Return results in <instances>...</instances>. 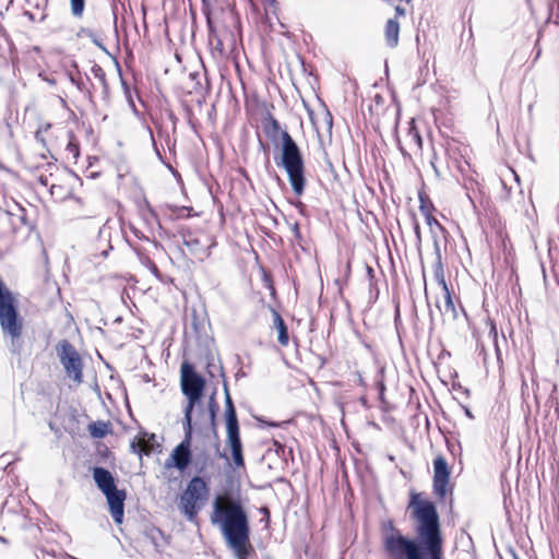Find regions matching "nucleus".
<instances>
[{
    "label": "nucleus",
    "mask_w": 559,
    "mask_h": 559,
    "mask_svg": "<svg viewBox=\"0 0 559 559\" xmlns=\"http://www.w3.org/2000/svg\"><path fill=\"white\" fill-rule=\"evenodd\" d=\"M417 542L403 535L390 519L381 521L380 534L388 559H444L440 519L435 503L412 492L408 503Z\"/></svg>",
    "instance_id": "1"
},
{
    "label": "nucleus",
    "mask_w": 559,
    "mask_h": 559,
    "mask_svg": "<svg viewBox=\"0 0 559 559\" xmlns=\"http://www.w3.org/2000/svg\"><path fill=\"white\" fill-rule=\"evenodd\" d=\"M211 524L218 527L226 546L237 559H248L250 523L248 513L239 499L217 496L212 503Z\"/></svg>",
    "instance_id": "2"
},
{
    "label": "nucleus",
    "mask_w": 559,
    "mask_h": 559,
    "mask_svg": "<svg viewBox=\"0 0 559 559\" xmlns=\"http://www.w3.org/2000/svg\"><path fill=\"white\" fill-rule=\"evenodd\" d=\"M281 158L276 165L285 169L289 183L296 195H301L305 190V166L301 152L287 131L281 134Z\"/></svg>",
    "instance_id": "3"
},
{
    "label": "nucleus",
    "mask_w": 559,
    "mask_h": 559,
    "mask_svg": "<svg viewBox=\"0 0 559 559\" xmlns=\"http://www.w3.org/2000/svg\"><path fill=\"white\" fill-rule=\"evenodd\" d=\"M209 496L210 488L205 480L199 476L191 478L179 498V509L188 521L195 522Z\"/></svg>",
    "instance_id": "4"
},
{
    "label": "nucleus",
    "mask_w": 559,
    "mask_h": 559,
    "mask_svg": "<svg viewBox=\"0 0 559 559\" xmlns=\"http://www.w3.org/2000/svg\"><path fill=\"white\" fill-rule=\"evenodd\" d=\"M0 326L4 337L10 338V349L19 354L22 347L23 319L19 316L15 299L0 300Z\"/></svg>",
    "instance_id": "5"
},
{
    "label": "nucleus",
    "mask_w": 559,
    "mask_h": 559,
    "mask_svg": "<svg viewBox=\"0 0 559 559\" xmlns=\"http://www.w3.org/2000/svg\"><path fill=\"white\" fill-rule=\"evenodd\" d=\"M205 386V380L194 372L193 367L183 362L181 365V390L188 400L185 407V420L192 421V411L200 401Z\"/></svg>",
    "instance_id": "6"
},
{
    "label": "nucleus",
    "mask_w": 559,
    "mask_h": 559,
    "mask_svg": "<svg viewBox=\"0 0 559 559\" xmlns=\"http://www.w3.org/2000/svg\"><path fill=\"white\" fill-rule=\"evenodd\" d=\"M57 353L67 376L76 383L83 381V362L75 347L67 340L57 345Z\"/></svg>",
    "instance_id": "7"
},
{
    "label": "nucleus",
    "mask_w": 559,
    "mask_h": 559,
    "mask_svg": "<svg viewBox=\"0 0 559 559\" xmlns=\"http://www.w3.org/2000/svg\"><path fill=\"white\" fill-rule=\"evenodd\" d=\"M185 439L173 450L170 457L166 461V467L175 466L185 471L191 459L190 444L192 436V421L183 420Z\"/></svg>",
    "instance_id": "8"
},
{
    "label": "nucleus",
    "mask_w": 559,
    "mask_h": 559,
    "mask_svg": "<svg viewBox=\"0 0 559 559\" xmlns=\"http://www.w3.org/2000/svg\"><path fill=\"white\" fill-rule=\"evenodd\" d=\"M449 478L450 471L445 459L437 456L433 460V490L440 499H443L447 495Z\"/></svg>",
    "instance_id": "9"
},
{
    "label": "nucleus",
    "mask_w": 559,
    "mask_h": 559,
    "mask_svg": "<svg viewBox=\"0 0 559 559\" xmlns=\"http://www.w3.org/2000/svg\"><path fill=\"white\" fill-rule=\"evenodd\" d=\"M110 514L117 524H121L124 515V490H118L117 488L105 493Z\"/></svg>",
    "instance_id": "10"
},
{
    "label": "nucleus",
    "mask_w": 559,
    "mask_h": 559,
    "mask_svg": "<svg viewBox=\"0 0 559 559\" xmlns=\"http://www.w3.org/2000/svg\"><path fill=\"white\" fill-rule=\"evenodd\" d=\"M93 478L104 495L117 488L112 474L104 467H95L93 469Z\"/></svg>",
    "instance_id": "11"
},
{
    "label": "nucleus",
    "mask_w": 559,
    "mask_h": 559,
    "mask_svg": "<svg viewBox=\"0 0 559 559\" xmlns=\"http://www.w3.org/2000/svg\"><path fill=\"white\" fill-rule=\"evenodd\" d=\"M227 442L231 450L234 463L237 467L243 466L242 445L240 441L239 430L227 431Z\"/></svg>",
    "instance_id": "12"
},
{
    "label": "nucleus",
    "mask_w": 559,
    "mask_h": 559,
    "mask_svg": "<svg viewBox=\"0 0 559 559\" xmlns=\"http://www.w3.org/2000/svg\"><path fill=\"white\" fill-rule=\"evenodd\" d=\"M426 223L429 226L430 234L432 236L435 253L436 255H439L440 240L445 239L447 230L433 216L428 217Z\"/></svg>",
    "instance_id": "13"
},
{
    "label": "nucleus",
    "mask_w": 559,
    "mask_h": 559,
    "mask_svg": "<svg viewBox=\"0 0 559 559\" xmlns=\"http://www.w3.org/2000/svg\"><path fill=\"white\" fill-rule=\"evenodd\" d=\"M225 404H226L225 416H226L227 431L239 430L236 409H235V406L233 404L231 397L229 395V392H228V389L226 385H225Z\"/></svg>",
    "instance_id": "14"
},
{
    "label": "nucleus",
    "mask_w": 559,
    "mask_h": 559,
    "mask_svg": "<svg viewBox=\"0 0 559 559\" xmlns=\"http://www.w3.org/2000/svg\"><path fill=\"white\" fill-rule=\"evenodd\" d=\"M400 24L396 20L390 19L385 25V40L389 47L394 48L399 44Z\"/></svg>",
    "instance_id": "15"
},
{
    "label": "nucleus",
    "mask_w": 559,
    "mask_h": 559,
    "mask_svg": "<svg viewBox=\"0 0 559 559\" xmlns=\"http://www.w3.org/2000/svg\"><path fill=\"white\" fill-rule=\"evenodd\" d=\"M147 433H143L141 436L135 437L131 443L130 448L133 453L141 455L142 453L148 454L152 450V445L150 444V440L146 439Z\"/></svg>",
    "instance_id": "16"
},
{
    "label": "nucleus",
    "mask_w": 559,
    "mask_h": 559,
    "mask_svg": "<svg viewBox=\"0 0 559 559\" xmlns=\"http://www.w3.org/2000/svg\"><path fill=\"white\" fill-rule=\"evenodd\" d=\"M273 324L278 332V343L286 346L289 342L287 328L281 314L276 311L273 312Z\"/></svg>",
    "instance_id": "17"
},
{
    "label": "nucleus",
    "mask_w": 559,
    "mask_h": 559,
    "mask_svg": "<svg viewBox=\"0 0 559 559\" xmlns=\"http://www.w3.org/2000/svg\"><path fill=\"white\" fill-rule=\"evenodd\" d=\"M442 292H443V302L438 304L437 307L443 314L451 316L452 318H455L456 311H455L454 302H453L452 296L450 294L449 287H447V290H442Z\"/></svg>",
    "instance_id": "18"
},
{
    "label": "nucleus",
    "mask_w": 559,
    "mask_h": 559,
    "mask_svg": "<svg viewBox=\"0 0 559 559\" xmlns=\"http://www.w3.org/2000/svg\"><path fill=\"white\" fill-rule=\"evenodd\" d=\"M435 280L437 281L438 285L441 286L442 290H447V282L444 277V271L443 265L441 262V251L439 250V255H436V263H435V270H433Z\"/></svg>",
    "instance_id": "19"
},
{
    "label": "nucleus",
    "mask_w": 559,
    "mask_h": 559,
    "mask_svg": "<svg viewBox=\"0 0 559 559\" xmlns=\"http://www.w3.org/2000/svg\"><path fill=\"white\" fill-rule=\"evenodd\" d=\"M408 145L412 150L420 151L423 147V140L415 127H411L407 132Z\"/></svg>",
    "instance_id": "20"
},
{
    "label": "nucleus",
    "mask_w": 559,
    "mask_h": 559,
    "mask_svg": "<svg viewBox=\"0 0 559 559\" xmlns=\"http://www.w3.org/2000/svg\"><path fill=\"white\" fill-rule=\"evenodd\" d=\"M88 431L94 438H103L108 433L109 429L106 423L96 421L88 426Z\"/></svg>",
    "instance_id": "21"
},
{
    "label": "nucleus",
    "mask_w": 559,
    "mask_h": 559,
    "mask_svg": "<svg viewBox=\"0 0 559 559\" xmlns=\"http://www.w3.org/2000/svg\"><path fill=\"white\" fill-rule=\"evenodd\" d=\"M86 0H70L71 13L75 17H82L85 9Z\"/></svg>",
    "instance_id": "22"
},
{
    "label": "nucleus",
    "mask_w": 559,
    "mask_h": 559,
    "mask_svg": "<svg viewBox=\"0 0 559 559\" xmlns=\"http://www.w3.org/2000/svg\"><path fill=\"white\" fill-rule=\"evenodd\" d=\"M69 136H70V139L67 144L66 151L68 152V154H70L72 156L73 159H78V157L80 156L79 143L76 142V140L72 133H70Z\"/></svg>",
    "instance_id": "23"
},
{
    "label": "nucleus",
    "mask_w": 559,
    "mask_h": 559,
    "mask_svg": "<svg viewBox=\"0 0 559 559\" xmlns=\"http://www.w3.org/2000/svg\"><path fill=\"white\" fill-rule=\"evenodd\" d=\"M420 201H421V203H420L419 210H420V212L424 215L425 221H426V219H428V217H432V214H431L432 204L425 202L423 200V198H420Z\"/></svg>",
    "instance_id": "24"
},
{
    "label": "nucleus",
    "mask_w": 559,
    "mask_h": 559,
    "mask_svg": "<svg viewBox=\"0 0 559 559\" xmlns=\"http://www.w3.org/2000/svg\"><path fill=\"white\" fill-rule=\"evenodd\" d=\"M185 245L191 252L195 253L199 250L200 241L195 238L185 239Z\"/></svg>",
    "instance_id": "25"
},
{
    "label": "nucleus",
    "mask_w": 559,
    "mask_h": 559,
    "mask_svg": "<svg viewBox=\"0 0 559 559\" xmlns=\"http://www.w3.org/2000/svg\"><path fill=\"white\" fill-rule=\"evenodd\" d=\"M209 409H210L211 420L214 421L215 415H216V409H217V404L215 402L214 394L210 397Z\"/></svg>",
    "instance_id": "26"
},
{
    "label": "nucleus",
    "mask_w": 559,
    "mask_h": 559,
    "mask_svg": "<svg viewBox=\"0 0 559 559\" xmlns=\"http://www.w3.org/2000/svg\"><path fill=\"white\" fill-rule=\"evenodd\" d=\"M169 210L174 213V214H177L178 216H183V214H181L182 212H187L186 216H189V209L188 207H178V206H174V205H170L169 206Z\"/></svg>",
    "instance_id": "27"
},
{
    "label": "nucleus",
    "mask_w": 559,
    "mask_h": 559,
    "mask_svg": "<svg viewBox=\"0 0 559 559\" xmlns=\"http://www.w3.org/2000/svg\"><path fill=\"white\" fill-rule=\"evenodd\" d=\"M414 231L418 243L421 242V231L417 221L414 222Z\"/></svg>",
    "instance_id": "28"
},
{
    "label": "nucleus",
    "mask_w": 559,
    "mask_h": 559,
    "mask_svg": "<svg viewBox=\"0 0 559 559\" xmlns=\"http://www.w3.org/2000/svg\"><path fill=\"white\" fill-rule=\"evenodd\" d=\"M324 121L328 126V129L331 130L332 129V124H333V120H332V116L329 111H325L324 112Z\"/></svg>",
    "instance_id": "29"
},
{
    "label": "nucleus",
    "mask_w": 559,
    "mask_h": 559,
    "mask_svg": "<svg viewBox=\"0 0 559 559\" xmlns=\"http://www.w3.org/2000/svg\"><path fill=\"white\" fill-rule=\"evenodd\" d=\"M270 123H271V127L274 131H278L280 130V123L277 122L276 119L274 118H270Z\"/></svg>",
    "instance_id": "30"
},
{
    "label": "nucleus",
    "mask_w": 559,
    "mask_h": 559,
    "mask_svg": "<svg viewBox=\"0 0 559 559\" xmlns=\"http://www.w3.org/2000/svg\"><path fill=\"white\" fill-rule=\"evenodd\" d=\"M502 185H503V190H504V194L502 195V198L504 200H509L510 199L511 189L507 188L504 182H502Z\"/></svg>",
    "instance_id": "31"
},
{
    "label": "nucleus",
    "mask_w": 559,
    "mask_h": 559,
    "mask_svg": "<svg viewBox=\"0 0 559 559\" xmlns=\"http://www.w3.org/2000/svg\"><path fill=\"white\" fill-rule=\"evenodd\" d=\"M395 13H396V16H404L405 15V9L397 5L395 7Z\"/></svg>",
    "instance_id": "32"
},
{
    "label": "nucleus",
    "mask_w": 559,
    "mask_h": 559,
    "mask_svg": "<svg viewBox=\"0 0 559 559\" xmlns=\"http://www.w3.org/2000/svg\"><path fill=\"white\" fill-rule=\"evenodd\" d=\"M35 139L41 143H44V138H43V133H41V129H38L35 133Z\"/></svg>",
    "instance_id": "33"
},
{
    "label": "nucleus",
    "mask_w": 559,
    "mask_h": 559,
    "mask_svg": "<svg viewBox=\"0 0 559 559\" xmlns=\"http://www.w3.org/2000/svg\"><path fill=\"white\" fill-rule=\"evenodd\" d=\"M215 49L218 50L221 53L224 52L223 44H222L221 39H218V38H217V41H216V45H215Z\"/></svg>",
    "instance_id": "34"
},
{
    "label": "nucleus",
    "mask_w": 559,
    "mask_h": 559,
    "mask_svg": "<svg viewBox=\"0 0 559 559\" xmlns=\"http://www.w3.org/2000/svg\"><path fill=\"white\" fill-rule=\"evenodd\" d=\"M95 75L99 76L102 80L105 79V74L100 68L94 69Z\"/></svg>",
    "instance_id": "35"
},
{
    "label": "nucleus",
    "mask_w": 559,
    "mask_h": 559,
    "mask_svg": "<svg viewBox=\"0 0 559 559\" xmlns=\"http://www.w3.org/2000/svg\"><path fill=\"white\" fill-rule=\"evenodd\" d=\"M50 127H51L50 123H45V124L40 126L39 129H41V133H44V132H47L50 129Z\"/></svg>",
    "instance_id": "36"
},
{
    "label": "nucleus",
    "mask_w": 559,
    "mask_h": 559,
    "mask_svg": "<svg viewBox=\"0 0 559 559\" xmlns=\"http://www.w3.org/2000/svg\"><path fill=\"white\" fill-rule=\"evenodd\" d=\"M293 231H294V234L296 235V237H299V236H300V235H299V226H298V224H297V223L293 225Z\"/></svg>",
    "instance_id": "37"
},
{
    "label": "nucleus",
    "mask_w": 559,
    "mask_h": 559,
    "mask_svg": "<svg viewBox=\"0 0 559 559\" xmlns=\"http://www.w3.org/2000/svg\"><path fill=\"white\" fill-rule=\"evenodd\" d=\"M512 174H513V176H514L515 181H516V182H519V181H520L519 176H518L513 170H512Z\"/></svg>",
    "instance_id": "38"
},
{
    "label": "nucleus",
    "mask_w": 559,
    "mask_h": 559,
    "mask_svg": "<svg viewBox=\"0 0 559 559\" xmlns=\"http://www.w3.org/2000/svg\"><path fill=\"white\" fill-rule=\"evenodd\" d=\"M262 511L266 514V516L269 518V510L266 508H263Z\"/></svg>",
    "instance_id": "39"
},
{
    "label": "nucleus",
    "mask_w": 559,
    "mask_h": 559,
    "mask_svg": "<svg viewBox=\"0 0 559 559\" xmlns=\"http://www.w3.org/2000/svg\"><path fill=\"white\" fill-rule=\"evenodd\" d=\"M383 390H384V385H383V383H380V391H381V393L383 392Z\"/></svg>",
    "instance_id": "40"
},
{
    "label": "nucleus",
    "mask_w": 559,
    "mask_h": 559,
    "mask_svg": "<svg viewBox=\"0 0 559 559\" xmlns=\"http://www.w3.org/2000/svg\"><path fill=\"white\" fill-rule=\"evenodd\" d=\"M68 559H76V558H75V557H73V556H70V555H69V556H68Z\"/></svg>",
    "instance_id": "41"
}]
</instances>
